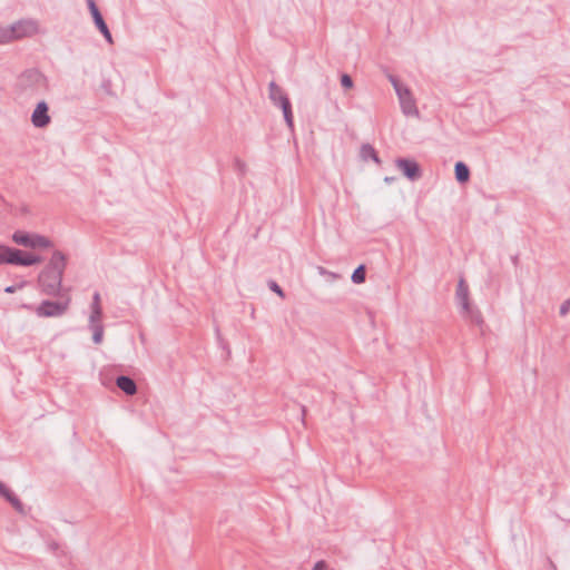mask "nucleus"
<instances>
[{
  "label": "nucleus",
  "mask_w": 570,
  "mask_h": 570,
  "mask_svg": "<svg viewBox=\"0 0 570 570\" xmlns=\"http://www.w3.org/2000/svg\"><path fill=\"white\" fill-rule=\"evenodd\" d=\"M116 385L126 395H134V394L137 393V384H136V382L130 376L119 375L116 379Z\"/></svg>",
  "instance_id": "f8f14e48"
},
{
  "label": "nucleus",
  "mask_w": 570,
  "mask_h": 570,
  "mask_svg": "<svg viewBox=\"0 0 570 570\" xmlns=\"http://www.w3.org/2000/svg\"><path fill=\"white\" fill-rule=\"evenodd\" d=\"M0 495L3 497L8 502L14 495V493L6 487V484L0 490Z\"/></svg>",
  "instance_id": "c85d7f7f"
},
{
  "label": "nucleus",
  "mask_w": 570,
  "mask_h": 570,
  "mask_svg": "<svg viewBox=\"0 0 570 570\" xmlns=\"http://www.w3.org/2000/svg\"><path fill=\"white\" fill-rule=\"evenodd\" d=\"M269 98L278 108L282 109L283 115L285 116V95L275 81L269 82Z\"/></svg>",
  "instance_id": "9b49d317"
},
{
  "label": "nucleus",
  "mask_w": 570,
  "mask_h": 570,
  "mask_svg": "<svg viewBox=\"0 0 570 570\" xmlns=\"http://www.w3.org/2000/svg\"><path fill=\"white\" fill-rule=\"evenodd\" d=\"M397 95V98L400 100V105L402 108V111L405 116H419V110L415 104V100L410 91V89L406 87L405 89H402Z\"/></svg>",
  "instance_id": "6e6552de"
},
{
  "label": "nucleus",
  "mask_w": 570,
  "mask_h": 570,
  "mask_svg": "<svg viewBox=\"0 0 570 570\" xmlns=\"http://www.w3.org/2000/svg\"><path fill=\"white\" fill-rule=\"evenodd\" d=\"M90 316H89V325H102L101 318H102V308H90Z\"/></svg>",
  "instance_id": "6ab92c4d"
},
{
  "label": "nucleus",
  "mask_w": 570,
  "mask_h": 570,
  "mask_svg": "<svg viewBox=\"0 0 570 570\" xmlns=\"http://www.w3.org/2000/svg\"><path fill=\"white\" fill-rule=\"evenodd\" d=\"M455 179L460 184H464L470 179V169L463 161H458L454 166Z\"/></svg>",
  "instance_id": "2eb2a0df"
},
{
  "label": "nucleus",
  "mask_w": 570,
  "mask_h": 570,
  "mask_svg": "<svg viewBox=\"0 0 570 570\" xmlns=\"http://www.w3.org/2000/svg\"><path fill=\"white\" fill-rule=\"evenodd\" d=\"M92 332V341L95 344H100L104 338V325L89 326Z\"/></svg>",
  "instance_id": "412c9836"
},
{
  "label": "nucleus",
  "mask_w": 570,
  "mask_h": 570,
  "mask_svg": "<svg viewBox=\"0 0 570 570\" xmlns=\"http://www.w3.org/2000/svg\"><path fill=\"white\" fill-rule=\"evenodd\" d=\"M0 495L3 497L8 502L14 495V493L6 487V484L0 490Z\"/></svg>",
  "instance_id": "cd10ccee"
},
{
  "label": "nucleus",
  "mask_w": 570,
  "mask_h": 570,
  "mask_svg": "<svg viewBox=\"0 0 570 570\" xmlns=\"http://www.w3.org/2000/svg\"><path fill=\"white\" fill-rule=\"evenodd\" d=\"M365 277H366L365 266L360 265L354 269L351 278H352L353 283L361 284V283L365 282Z\"/></svg>",
  "instance_id": "a211bd4d"
},
{
  "label": "nucleus",
  "mask_w": 570,
  "mask_h": 570,
  "mask_svg": "<svg viewBox=\"0 0 570 570\" xmlns=\"http://www.w3.org/2000/svg\"><path fill=\"white\" fill-rule=\"evenodd\" d=\"M7 250H10L9 246L0 245V264H8L9 263V254Z\"/></svg>",
  "instance_id": "5701e85b"
},
{
  "label": "nucleus",
  "mask_w": 570,
  "mask_h": 570,
  "mask_svg": "<svg viewBox=\"0 0 570 570\" xmlns=\"http://www.w3.org/2000/svg\"><path fill=\"white\" fill-rule=\"evenodd\" d=\"M235 167L237 168V170H238L242 175H244V173H245V167H246V165H245V163H244V161H242V160H240V159H238V158H237V159H235Z\"/></svg>",
  "instance_id": "72a5a7b5"
},
{
  "label": "nucleus",
  "mask_w": 570,
  "mask_h": 570,
  "mask_svg": "<svg viewBox=\"0 0 570 570\" xmlns=\"http://www.w3.org/2000/svg\"><path fill=\"white\" fill-rule=\"evenodd\" d=\"M99 31L102 33V36L105 37V39H106L109 43H111V42H112V37H111V33H110V31H109L108 26H106V27L101 28Z\"/></svg>",
  "instance_id": "473e14b6"
},
{
  "label": "nucleus",
  "mask_w": 570,
  "mask_h": 570,
  "mask_svg": "<svg viewBox=\"0 0 570 570\" xmlns=\"http://www.w3.org/2000/svg\"><path fill=\"white\" fill-rule=\"evenodd\" d=\"M569 311H570V297L561 304L559 313L561 316H566L569 313Z\"/></svg>",
  "instance_id": "c756f323"
},
{
  "label": "nucleus",
  "mask_w": 570,
  "mask_h": 570,
  "mask_svg": "<svg viewBox=\"0 0 570 570\" xmlns=\"http://www.w3.org/2000/svg\"><path fill=\"white\" fill-rule=\"evenodd\" d=\"M341 85L345 89H351L353 87V79L347 73H343L341 76Z\"/></svg>",
  "instance_id": "bb28decb"
},
{
  "label": "nucleus",
  "mask_w": 570,
  "mask_h": 570,
  "mask_svg": "<svg viewBox=\"0 0 570 570\" xmlns=\"http://www.w3.org/2000/svg\"><path fill=\"white\" fill-rule=\"evenodd\" d=\"M7 252L10 255L8 264L22 266L23 262H22V250L21 249L10 247V250H7Z\"/></svg>",
  "instance_id": "f3484780"
},
{
  "label": "nucleus",
  "mask_w": 570,
  "mask_h": 570,
  "mask_svg": "<svg viewBox=\"0 0 570 570\" xmlns=\"http://www.w3.org/2000/svg\"><path fill=\"white\" fill-rule=\"evenodd\" d=\"M68 307L69 299L63 302L43 301L36 308V314L39 317H59L68 311Z\"/></svg>",
  "instance_id": "20e7f679"
},
{
  "label": "nucleus",
  "mask_w": 570,
  "mask_h": 570,
  "mask_svg": "<svg viewBox=\"0 0 570 570\" xmlns=\"http://www.w3.org/2000/svg\"><path fill=\"white\" fill-rule=\"evenodd\" d=\"M12 240L18 245L29 248H47L52 246V243L49 238L38 234H29L22 230L14 232L12 235Z\"/></svg>",
  "instance_id": "7ed1b4c3"
},
{
  "label": "nucleus",
  "mask_w": 570,
  "mask_h": 570,
  "mask_svg": "<svg viewBox=\"0 0 570 570\" xmlns=\"http://www.w3.org/2000/svg\"><path fill=\"white\" fill-rule=\"evenodd\" d=\"M51 121L49 106L45 100L37 104L31 115V122L36 128H45Z\"/></svg>",
  "instance_id": "0eeeda50"
},
{
  "label": "nucleus",
  "mask_w": 570,
  "mask_h": 570,
  "mask_svg": "<svg viewBox=\"0 0 570 570\" xmlns=\"http://www.w3.org/2000/svg\"><path fill=\"white\" fill-rule=\"evenodd\" d=\"M90 308H101V304H100V294H99L98 292H95V293H94L92 302H91Z\"/></svg>",
  "instance_id": "7c9ffc66"
},
{
  "label": "nucleus",
  "mask_w": 570,
  "mask_h": 570,
  "mask_svg": "<svg viewBox=\"0 0 570 570\" xmlns=\"http://www.w3.org/2000/svg\"><path fill=\"white\" fill-rule=\"evenodd\" d=\"M8 26H0V45L9 43Z\"/></svg>",
  "instance_id": "b1692460"
},
{
  "label": "nucleus",
  "mask_w": 570,
  "mask_h": 570,
  "mask_svg": "<svg viewBox=\"0 0 570 570\" xmlns=\"http://www.w3.org/2000/svg\"><path fill=\"white\" fill-rule=\"evenodd\" d=\"M395 166L403 173V175L407 179L412 181L420 179L422 176V171L420 169L419 164L413 159L397 158L395 160Z\"/></svg>",
  "instance_id": "423d86ee"
},
{
  "label": "nucleus",
  "mask_w": 570,
  "mask_h": 570,
  "mask_svg": "<svg viewBox=\"0 0 570 570\" xmlns=\"http://www.w3.org/2000/svg\"><path fill=\"white\" fill-rule=\"evenodd\" d=\"M46 77L37 69L23 71L17 80L16 88L20 96L31 97L47 89Z\"/></svg>",
  "instance_id": "f257e3e1"
},
{
  "label": "nucleus",
  "mask_w": 570,
  "mask_h": 570,
  "mask_svg": "<svg viewBox=\"0 0 570 570\" xmlns=\"http://www.w3.org/2000/svg\"><path fill=\"white\" fill-rule=\"evenodd\" d=\"M360 155H361V158L365 161L368 159H373L375 163H377V164L380 163V158H379L375 149L370 144L362 145Z\"/></svg>",
  "instance_id": "dca6fc26"
},
{
  "label": "nucleus",
  "mask_w": 570,
  "mask_h": 570,
  "mask_svg": "<svg viewBox=\"0 0 570 570\" xmlns=\"http://www.w3.org/2000/svg\"><path fill=\"white\" fill-rule=\"evenodd\" d=\"M469 286L463 277H461L458 282L455 298L461 307V309L469 308L470 299H469Z\"/></svg>",
  "instance_id": "9d476101"
},
{
  "label": "nucleus",
  "mask_w": 570,
  "mask_h": 570,
  "mask_svg": "<svg viewBox=\"0 0 570 570\" xmlns=\"http://www.w3.org/2000/svg\"><path fill=\"white\" fill-rule=\"evenodd\" d=\"M10 42L30 37L37 32V23L32 20H19L8 26Z\"/></svg>",
  "instance_id": "39448f33"
},
{
  "label": "nucleus",
  "mask_w": 570,
  "mask_h": 570,
  "mask_svg": "<svg viewBox=\"0 0 570 570\" xmlns=\"http://www.w3.org/2000/svg\"><path fill=\"white\" fill-rule=\"evenodd\" d=\"M461 313L463 317L478 326H481L484 322L481 312L476 307L471 306V304H469V308L461 309Z\"/></svg>",
  "instance_id": "ddd939ff"
},
{
  "label": "nucleus",
  "mask_w": 570,
  "mask_h": 570,
  "mask_svg": "<svg viewBox=\"0 0 570 570\" xmlns=\"http://www.w3.org/2000/svg\"><path fill=\"white\" fill-rule=\"evenodd\" d=\"M24 284H26V283H24V282H22V283H20V284H18V285H10V286H7V287L4 288V292H6V293H8V294H12V293H14L17 289L22 288V287L24 286Z\"/></svg>",
  "instance_id": "2f4dec72"
},
{
  "label": "nucleus",
  "mask_w": 570,
  "mask_h": 570,
  "mask_svg": "<svg viewBox=\"0 0 570 570\" xmlns=\"http://www.w3.org/2000/svg\"><path fill=\"white\" fill-rule=\"evenodd\" d=\"M384 180H385V183L390 184V183L394 181V177H385Z\"/></svg>",
  "instance_id": "e433bc0d"
},
{
  "label": "nucleus",
  "mask_w": 570,
  "mask_h": 570,
  "mask_svg": "<svg viewBox=\"0 0 570 570\" xmlns=\"http://www.w3.org/2000/svg\"><path fill=\"white\" fill-rule=\"evenodd\" d=\"M312 570H327V563L324 560L317 561Z\"/></svg>",
  "instance_id": "c9c22d12"
},
{
  "label": "nucleus",
  "mask_w": 570,
  "mask_h": 570,
  "mask_svg": "<svg viewBox=\"0 0 570 570\" xmlns=\"http://www.w3.org/2000/svg\"><path fill=\"white\" fill-rule=\"evenodd\" d=\"M9 503L14 508L17 512L23 513V504L16 494L10 499Z\"/></svg>",
  "instance_id": "393cba45"
},
{
  "label": "nucleus",
  "mask_w": 570,
  "mask_h": 570,
  "mask_svg": "<svg viewBox=\"0 0 570 570\" xmlns=\"http://www.w3.org/2000/svg\"><path fill=\"white\" fill-rule=\"evenodd\" d=\"M62 277L59 273L43 269L38 276L42 293L49 296L58 295L61 289Z\"/></svg>",
  "instance_id": "f03ea898"
},
{
  "label": "nucleus",
  "mask_w": 570,
  "mask_h": 570,
  "mask_svg": "<svg viewBox=\"0 0 570 570\" xmlns=\"http://www.w3.org/2000/svg\"><path fill=\"white\" fill-rule=\"evenodd\" d=\"M22 266H32L42 262L40 256L22 252Z\"/></svg>",
  "instance_id": "aec40b11"
},
{
  "label": "nucleus",
  "mask_w": 570,
  "mask_h": 570,
  "mask_svg": "<svg viewBox=\"0 0 570 570\" xmlns=\"http://www.w3.org/2000/svg\"><path fill=\"white\" fill-rule=\"evenodd\" d=\"M67 265V257L60 250H55L45 269L59 273L63 276Z\"/></svg>",
  "instance_id": "1a4fd4ad"
},
{
  "label": "nucleus",
  "mask_w": 570,
  "mask_h": 570,
  "mask_svg": "<svg viewBox=\"0 0 570 570\" xmlns=\"http://www.w3.org/2000/svg\"><path fill=\"white\" fill-rule=\"evenodd\" d=\"M267 285L269 287L271 291H273L274 293H276L279 297H285V292L283 291V288L273 279H269L267 282Z\"/></svg>",
  "instance_id": "4be33fe9"
},
{
  "label": "nucleus",
  "mask_w": 570,
  "mask_h": 570,
  "mask_svg": "<svg viewBox=\"0 0 570 570\" xmlns=\"http://www.w3.org/2000/svg\"><path fill=\"white\" fill-rule=\"evenodd\" d=\"M389 80L391 81L396 94H399L402 89L406 88L404 85L400 82V80L395 76L390 75Z\"/></svg>",
  "instance_id": "a878e982"
},
{
  "label": "nucleus",
  "mask_w": 570,
  "mask_h": 570,
  "mask_svg": "<svg viewBox=\"0 0 570 570\" xmlns=\"http://www.w3.org/2000/svg\"><path fill=\"white\" fill-rule=\"evenodd\" d=\"M87 3L97 29L100 30L101 28L106 27L107 23L105 22L95 0H87Z\"/></svg>",
  "instance_id": "4468645a"
},
{
  "label": "nucleus",
  "mask_w": 570,
  "mask_h": 570,
  "mask_svg": "<svg viewBox=\"0 0 570 570\" xmlns=\"http://www.w3.org/2000/svg\"><path fill=\"white\" fill-rule=\"evenodd\" d=\"M287 127L288 128L293 127V114H292L291 105L288 101H287Z\"/></svg>",
  "instance_id": "f704fd0d"
}]
</instances>
